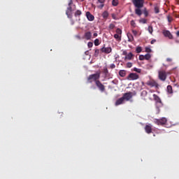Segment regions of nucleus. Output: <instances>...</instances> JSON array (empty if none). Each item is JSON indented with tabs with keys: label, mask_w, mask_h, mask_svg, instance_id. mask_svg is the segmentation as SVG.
Returning a JSON list of instances; mask_svg holds the SVG:
<instances>
[{
	"label": "nucleus",
	"mask_w": 179,
	"mask_h": 179,
	"mask_svg": "<svg viewBox=\"0 0 179 179\" xmlns=\"http://www.w3.org/2000/svg\"><path fill=\"white\" fill-rule=\"evenodd\" d=\"M150 100H152V98L151 97H149Z\"/></svg>",
	"instance_id": "57"
},
{
	"label": "nucleus",
	"mask_w": 179,
	"mask_h": 179,
	"mask_svg": "<svg viewBox=\"0 0 179 179\" xmlns=\"http://www.w3.org/2000/svg\"><path fill=\"white\" fill-rule=\"evenodd\" d=\"M148 30L150 34H153V27L149 26L148 28Z\"/></svg>",
	"instance_id": "30"
},
{
	"label": "nucleus",
	"mask_w": 179,
	"mask_h": 179,
	"mask_svg": "<svg viewBox=\"0 0 179 179\" xmlns=\"http://www.w3.org/2000/svg\"><path fill=\"white\" fill-rule=\"evenodd\" d=\"M153 97H154V100L156 101V103H162V99L156 94H153Z\"/></svg>",
	"instance_id": "18"
},
{
	"label": "nucleus",
	"mask_w": 179,
	"mask_h": 179,
	"mask_svg": "<svg viewBox=\"0 0 179 179\" xmlns=\"http://www.w3.org/2000/svg\"><path fill=\"white\" fill-rule=\"evenodd\" d=\"M93 36H94V37H97V36H99V34H97V33H94V34H93Z\"/></svg>",
	"instance_id": "53"
},
{
	"label": "nucleus",
	"mask_w": 179,
	"mask_h": 179,
	"mask_svg": "<svg viewBox=\"0 0 179 179\" xmlns=\"http://www.w3.org/2000/svg\"><path fill=\"white\" fill-rule=\"evenodd\" d=\"M144 58L147 61H149V59H150V58H152V56L150 55V54L148 53L145 55H144Z\"/></svg>",
	"instance_id": "25"
},
{
	"label": "nucleus",
	"mask_w": 179,
	"mask_h": 179,
	"mask_svg": "<svg viewBox=\"0 0 179 179\" xmlns=\"http://www.w3.org/2000/svg\"><path fill=\"white\" fill-rule=\"evenodd\" d=\"M95 85L96 87H98L99 90L101 92V93L106 92V86H104V85H103L100 80L96 81Z\"/></svg>",
	"instance_id": "7"
},
{
	"label": "nucleus",
	"mask_w": 179,
	"mask_h": 179,
	"mask_svg": "<svg viewBox=\"0 0 179 179\" xmlns=\"http://www.w3.org/2000/svg\"><path fill=\"white\" fill-rule=\"evenodd\" d=\"M112 17L113 19H115V17H114V14H112Z\"/></svg>",
	"instance_id": "55"
},
{
	"label": "nucleus",
	"mask_w": 179,
	"mask_h": 179,
	"mask_svg": "<svg viewBox=\"0 0 179 179\" xmlns=\"http://www.w3.org/2000/svg\"><path fill=\"white\" fill-rule=\"evenodd\" d=\"M116 34H119V35L122 34V30H121V29H120V28H117L116 29Z\"/></svg>",
	"instance_id": "35"
},
{
	"label": "nucleus",
	"mask_w": 179,
	"mask_h": 179,
	"mask_svg": "<svg viewBox=\"0 0 179 179\" xmlns=\"http://www.w3.org/2000/svg\"><path fill=\"white\" fill-rule=\"evenodd\" d=\"M91 89H92V90H96V86L95 85H92L90 87Z\"/></svg>",
	"instance_id": "51"
},
{
	"label": "nucleus",
	"mask_w": 179,
	"mask_h": 179,
	"mask_svg": "<svg viewBox=\"0 0 179 179\" xmlns=\"http://www.w3.org/2000/svg\"><path fill=\"white\" fill-rule=\"evenodd\" d=\"M127 79L128 80H137V79H139V75L135 73H131L130 74H129Z\"/></svg>",
	"instance_id": "9"
},
{
	"label": "nucleus",
	"mask_w": 179,
	"mask_h": 179,
	"mask_svg": "<svg viewBox=\"0 0 179 179\" xmlns=\"http://www.w3.org/2000/svg\"><path fill=\"white\" fill-rule=\"evenodd\" d=\"M80 15H82V11H80V10H78L76 11L74 15L76 16H80Z\"/></svg>",
	"instance_id": "32"
},
{
	"label": "nucleus",
	"mask_w": 179,
	"mask_h": 179,
	"mask_svg": "<svg viewBox=\"0 0 179 179\" xmlns=\"http://www.w3.org/2000/svg\"><path fill=\"white\" fill-rule=\"evenodd\" d=\"M145 52H152V49L150 48H145Z\"/></svg>",
	"instance_id": "41"
},
{
	"label": "nucleus",
	"mask_w": 179,
	"mask_h": 179,
	"mask_svg": "<svg viewBox=\"0 0 179 179\" xmlns=\"http://www.w3.org/2000/svg\"><path fill=\"white\" fill-rule=\"evenodd\" d=\"M133 96L134 95L132 92H129L124 93L122 96V98H123V100H124V101H129L130 99H132Z\"/></svg>",
	"instance_id": "8"
},
{
	"label": "nucleus",
	"mask_w": 179,
	"mask_h": 179,
	"mask_svg": "<svg viewBox=\"0 0 179 179\" xmlns=\"http://www.w3.org/2000/svg\"><path fill=\"white\" fill-rule=\"evenodd\" d=\"M112 5L113 6H118V0H113Z\"/></svg>",
	"instance_id": "29"
},
{
	"label": "nucleus",
	"mask_w": 179,
	"mask_h": 179,
	"mask_svg": "<svg viewBox=\"0 0 179 179\" xmlns=\"http://www.w3.org/2000/svg\"><path fill=\"white\" fill-rule=\"evenodd\" d=\"M94 43L96 46L100 45V40H99V38L95 39Z\"/></svg>",
	"instance_id": "33"
},
{
	"label": "nucleus",
	"mask_w": 179,
	"mask_h": 179,
	"mask_svg": "<svg viewBox=\"0 0 179 179\" xmlns=\"http://www.w3.org/2000/svg\"><path fill=\"white\" fill-rule=\"evenodd\" d=\"M141 96L142 100H144L145 101H146L148 100V91L146 90L142 91Z\"/></svg>",
	"instance_id": "13"
},
{
	"label": "nucleus",
	"mask_w": 179,
	"mask_h": 179,
	"mask_svg": "<svg viewBox=\"0 0 179 179\" xmlns=\"http://www.w3.org/2000/svg\"><path fill=\"white\" fill-rule=\"evenodd\" d=\"M127 66L128 68H132V63H131V62L127 63Z\"/></svg>",
	"instance_id": "45"
},
{
	"label": "nucleus",
	"mask_w": 179,
	"mask_h": 179,
	"mask_svg": "<svg viewBox=\"0 0 179 179\" xmlns=\"http://www.w3.org/2000/svg\"><path fill=\"white\" fill-rule=\"evenodd\" d=\"M166 62H173V59L169 57V58L166 59Z\"/></svg>",
	"instance_id": "48"
},
{
	"label": "nucleus",
	"mask_w": 179,
	"mask_h": 179,
	"mask_svg": "<svg viewBox=\"0 0 179 179\" xmlns=\"http://www.w3.org/2000/svg\"><path fill=\"white\" fill-rule=\"evenodd\" d=\"M72 3H73V1L72 0L69 1V7L67 8V10L66 11V15L69 17V19H72Z\"/></svg>",
	"instance_id": "3"
},
{
	"label": "nucleus",
	"mask_w": 179,
	"mask_h": 179,
	"mask_svg": "<svg viewBox=\"0 0 179 179\" xmlns=\"http://www.w3.org/2000/svg\"><path fill=\"white\" fill-rule=\"evenodd\" d=\"M163 34L165 37H169L170 40L173 38V34L169 31L165 30L163 31Z\"/></svg>",
	"instance_id": "15"
},
{
	"label": "nucleus",
	"mask_w": 179,
	"mask_h": 179,
	"mask_svg": "<svg viewBox=\"0 0 179 179\" xmlns=\"http://www.w3.org/2000/svg\"><path fill=\"white\" fill-rule=\"evenodd\" d=\"M133 71H134V72H137V73H141V72H142V70L141 69H138L136 67H134L133 69Z\"/></svg>",
	"instance_id": "31"
},
{
	"label": "nucleus",
	"mask_w": 179,
	"mask_h": 179,
	"mask_svg": "<svg viewBox=\"0 0 179 179\" xmlns=\"http://www.w3.org/2000/svg\"><path fill=\"white\" fill-rule=\"evenodd\" d=\"M110 69H114L115 68V64H111L110 65Z\"/></svg>",
	"instance_id": "46"
},
{
	"label": "nucleus",
	"mask_w": 179,
	"mask_h": 179,
	"mask_svg": "<svg viewBox=\"0 0 179 179\" xmlns=\"http://www.w3.org/2000/svg\"><path fill=\"white\" fill-rule=\"evenodd\" d=\"M127 37H128V41L130 43H132L134 41V36H132V34L127 33Z\"/></svg>",
	"instance_id": "19"
},
{
	"label": "nucleus",
	"mask_w": 179,
	"mask_h": 179,
	"mask_svg": "<svg viewBox=\"0 0 179 179\" xmlns=\"http://www.w3.org/2000/svg\"><path fill=\"white\" fill-rule=\"evenodd\" d=\"M155 124H157V125H166V123L167 122V119L165 117H162L161 119H155L154 120Z\"/></svg>",
	"instance_id": "6"
},
{
	"label": "nucleus",
	"mask_w": 179,
	"mask_h": 179,
	"mask_svg": "<svg viewBox=\"0 0 179 179\" xmlns=\"http://www.w3.org/2000/svg\"><path fill=\"white\" fill-rule=\"evenodd\" d=\"M145 85H147V86H150V87H156V89L159 87V84L155 80H150L147 81Z\"/></svg>",
	"instance_id": "5"
},
{
	"label": "nucleus",
	"mask_w": 179,
	"mask_h": 179,
	"mask_svg": "<svg viewBox=\"0 0 179 179\" xmlns=\"http://www.w3.org/2000/svg\"><path fill=\"white\" fill-rule=\"evenodd\" d=\"M146 134H152L153 129H152V126L150 124H146L145 128H144Z\"/></svg>",
	"instance_id": "10"
},
{
	"label": "nucleus",
	"mask_w": 179,
	"mask_h": 179,
	"mask_svg": "<svg viewBox=\"0 0 179 179\" xmlns=\"http://www.w3.org/2000/svg\"><path fill=\"white\" fill-rule=\"evenodd\" d=\"M83 38L87 41L92 40V32L90 31L85 32Z\"/></svg>",
	"instance_id": "11"
},
{
	"label": "nucleus",
	"mask_w": 179,
	"mask_h": 179,
	"mask_svg": "<svg viewBox=\"0 0 179 179\" xmlns=\"http://www.w3.org/2000/svg\"><path fill=\"white\" fill-rule=\"evenodd\" d=\"M158 78L159 80H162V82L166 81V79H167V73L165 71H160L158 73Z\"/></svg>",
	"instance_id": "4"
},
{
	"label": "nucleus",
	"mask_w": 179,
	"mask_h": 179,
	"mask_svg": "<svg viewBox=\"0 0 179 179\" xmlns=\"http://www.w3.org/2000/svg\"><path fill=\"white\" fill-rule=\"evenodd\" d=\"M127 55L128 53L127 52V50L123 51L122 55H125L127 57Z\"/></svg>",
	"instance_id": "50"
},
{
	"label": "nucleus",
	"mask_w": 179,
	"mask_h": 179,
	"mask_svg": "<svg viewBox=\"0 0 179 179\" xmlns=\"http://www.w3.org/2000/svg\"><path fill=\"white\" fill-rule=\"evenodd\" d=\"M124 100L122 96L116 100L115 106H121V104H124Z\"/></svg>",
	"instance_id": "16"
},
{
	"label": "nucleus",
	"mask_w": 179,
	"mask_h": 179,
	"mask_svg": "<svg viewBox=\"0 0 179 179\" xmlns=\"http://www.w3.org/2000/svg\"><path fill=\"white\" fill-rule=\"evenodd\" d=\"M101 51L102 52H104L105 54H110V52H111V51H113V49L111 48V47H108V48H102L101 49Z\"/></svg>",
	"instance_id": "12"
},
{
	"label": "nucleus",
	"mask_w": 179,
	"mask_h": 179,
	"mask_svg": "<svg viewBox=\"0 0 179 179\" xmlns=\"http://www.w3.org/2000/svg\"><path fill=\"white\" fill-rule=\"evenodd\" d=\"M166 90L169 94H173V87L171 85H168L166 87Z\"/></svg>",
	"instance_id": "21"
},
{
	"label": "nucleus",
	"mask_w": 179,
	"mask_h": 179,
	"mask_svg": "<svg viewBox=\"0 0 179 179\" xmlns=\"http://www.w3.org/2000/svg\"><path fill=\"white\" fill-rule=\"evenodd\" d=\"M114 38L117 40V41H121V36H120L118 34H115L114 35Z\"/></svg>",
	"instance_id": "23"
},
{
	"label": "nucleus",
	"mask_w": 179,
	"mask_h": 179,
	"mask_svg": "<svg viewBox=\"0 0 179 179\" xmlns=\"http://www.w3.org/2000/svg\"><path fill=\"white\" fill-rule=\"evenodd\" d=\"M153 136H156V135L154 134Z\"/></svg>",
	"instance_id": "58"
},
{
	"label": "nucleus",
	"mask_w": 179,
	"mask_h": 179,
	"mask_svg": "<svg viewBox=\"0 0 179 179\" xmlns=\"http://www.w3.org/2000/svg\"><path fill=\"white\" fill-rule=\"evenodd\" d=\"M114 27H115V25H114V24H110L109 29H110V30H113Z\"/></svg>",
	"instance_id": "44"
},
{
	"label": "nucleus",
	"mask_w": 179,
	"mask_h": 179,
	"mask_svg": "<svg viewBox=\"0 0 179 179\" xmlns=\"http://www.w3.org/2000/svg\"><path fill=\"white\" fill-rule=\"evenodd\" d=\"M87 46L88 48H92V47H93V43L92 42H88Z\"/></svg>",
	"instance_id": "40"
},
{
	"label": "nucleus",
	"mask_w": 179,
	"mask_h": 179,
	"mask_svg": "<svg viewBox=\"0 0 179 179\" xmlns=\"http://www.w3.org/2000/svg\"><path fill=\"white\" fill-rule=\"evenodd\" d=\"M176 35H177L178 37H179V31H178L176 32Z\"/></svg>",
	"instance_id": "54"
},
{
	"label": "nucleus",
	"mask_w": 179,
	"mask_h": 179,
	"mask_svg": "<svg viewBox=\"0 0 179 179\" xmlns=\"http://www.w3.org/2000/svg\"><path fill=\"white\" fill-rule=\"evenodd\" d=\"M143 59H145V55H141L139 56V60H140V61H143Z\"/></svg>",
	"instance_id": "39"
},
{
	"label": "nucleus",
	"mask_w": 179,
	"mask_h": 179,
	"mask_svg": "<svg viewBox=\"0 0 179 179\" xmlns=\"http://www.w3.org/2000/svg\"><path fill=\"white\" fill-rule=\"evenodd\" d=\"M136 51L137 54H139V53L142 52V47L138 46L136 48Z\"/></svg>",
	"instance_id": "28"
},
{
	"label": "nucleus",
	"mask_w": 179,
	"mask_h": 179,
	"mask_svg": "<svg viewBox=\"0 0 179 179\" xmlns=\"http://www.w3.org/2000/svg\"><path fill=\"white\" fill-rule=\"evenodd\" d=\"M99 54H100V50L95 49L94 54V57H99Z\"/></svg>",
	"instance_id": "26"
},
{
	"label": "nucleus",
	"mask_w": 179,
	"mask_h": 179,
	"mask_svg": "<svg viewBox=\"0 0 179 179\" xmlns=\"http://www.w3.org/2000/svg\"><path fill=\"white\" fill-rule=\"evenodd\" d=\"M103 72L105 76H107L108 75V69H107V67H103Z\"/></svg>",
	"instance_id": "24"
},
{
	"label": "nucleus",
	"mask_w": 179,
	"mask_h": 179,
	"mask_svg": "<svg viewBox=\"0 0 179 179\" xmlns=\"http://www.w3.org/2000/svg\"><path fill=\"white\" fill-rule=\"evenodd\" d=\"M154 10H155V13H159L160 8L157 6H155L154 8Z\"/></svg>",
	"instance_id": "27"
},
{
	"label": "nucleus",
	"mask_w": 179,
	"mask_h": 179,
	"mask_svg": "<svg viewBox=\"0 0 179 179\" xmlns=\"http://www.w3.org/2000/svg\"><path fill=\"white\" fill-rule=\"evenodd\" d=\"M143 14L145 15V17H148V16H149V12H148V10H146V8H145Z\"/></svg>",
	"instance_id": "37"
},
{
	"label": "nucleus",
	"mask_w": 179,
	"mask_h": 179,
	"mask_svg": "<svg viewBox=\"0 0 179 179\" xmlns=\"http://www.w3.org/2000/svg\"><path fill=\"white\" fill-rule=\"evenodd\" d=\"M155 43H156V39L152 40L150 42L151 44H155Z\"/></svg>",
	"instance_id": "52"
},
{
	"label": "nucleus",
	"mask_w": 179,
	"mask_h": 179,
	"mask_svg": "<svg viewBox=\"0 0 179 179\" xmlns=\"http://www.w3.org/2000/svg\"><path fill=\"white\" fill-rule=\"evenodd\" d=\"M97 8H99V9H103V8H104V4H99L97 6Z\"/></svg>",
	"instance_id": "43"
},
{
	"label": "nucleus",
	"mask_w": 179,
	"mask_h": 179,
	"mask_svg": "<svg viewBox=\"0 0 179 179\" xmlns=\"http://www.w3.org/2000/svg\"><path fill=\"white\" fill-rule=\"evenodd\" d=\"M112 83H113V85H118V80L115 79L112 80Z\"/></svg>",
	"instance_id": "42"
},
{
	"label": "nucleus",
	"mask_w": 179,
	"mask_h": 179,
	"mask_svg": "<svg viewBox=\"0 0 179 179\" xmlns=\"http://www.w3.org/2000/svg\"><path fill=\"white\" fill-rule=\"evenodd\" d=\"M71 24H75V22H73V20L71 21Z\"/></svg>",
	"instance_id": "56"
},
{
	"label": "nucleus",
	"mask_w": 179,
	"mask_h": 179,
	"mask_svg": "<svg viewBox=\"0 0 179 179\" xmlns=\"http://www.w3.org/2000/svg\"><path fill=\"white\" fill-rule=\"evenodd\" d=\"M132 33H133L134 36L138 35V31H136V30H132Z\"/></svg>",
	"instance_id": "47"
},
{
	"label": "nucleus",
	"mask_w": 179,
	"mask_h": 179,
	"mask_svg": "<svg viewBox=\"0 0 179 179\" xmlns=\"http://www.w3.org/2000/svg\"><path fill=\"white\" fill-rule=\"evenodd\" d=\"M132 58H134V54H132V52H129L125 57V59H128L129 61H131V59H132Z\"/></svg>",
	"instance_id": "20"
},
{
	"label": "nucleus",
	"mask_w": 179,
	"mask_h": 179,
	"mask_svg": "<svg viewBox=\"0 0 179 179\" xmlns=\"http://www.w3.org/2000/svg\"><path fill=\"white\" fill-rule=\"evenodd\" d=\"M119 75H120V76H121V78H125V76H127V71L120 70L119 71Z\"/></svg>",
	"instance_id": "17"
},
{
	"label": "nucleus",
	"mask_w": 179,
	"mask_h": 179,
	"mask_svg": "<svg viewBox=\"0 0 179 179\" xmlns=\"http://www.w3.org/2000/svg\"><path fill=\"white\" fill-rule=\"evenodd\" d=\"M76 38H78V40H82V37H80L79 35H76Z\"/></svg>",
	"instance_id": "49"
},
{
	"label": "nucleus",
	"mask_w": 179,
	"mask_h": 179,
	"mask_svg": "<svg viewBox=\"0 0 179 179\" xmlns=\"http://www.w3.org/2000/svg\"><path fill=\"white\" fill-rule=\"evenodd\" d=\"M104 2H106V0H97L96 3L104 4Z\"/></svg>",
	"instance_id": "38"
},
{
	"label": "nucleus",
	"mask_w": 179,
	"mask_h": 179,
	"mask_svg": "<svg viewBox=\"0 0 179 179\" xmlns=\"http://www.w3.org/2000/svg\"><path fill=\"white\" fill-rule=\"evenodd\" d=\"M169 22H171L170 20H169Z\"/></svg>",
	"instance_id": "59"
},
{
	"label": "nucleus",
	"mask_w": 179,
	"mask_h": 179,
	"mask_svg": "<svg viewBox=\"0 0 179 179\" xmlns=\"http://www.w3.org/2000/svg\"><path fill=\"white\" fill-rule=\"evenodd\" d=\"M148 20L145 18L139 20V23H143V24H146Z\"/></svg>",
	"instance_id": "34"
},
{
	"label": "nucleus",
	"mask_w": 179,
	"mask_h": 179,
	"mask_svg": "<svg viewBox=\"0 0 179 179\" xmlns=\"http://www.w3.org/2000/svg\"><path fill=\"white\" fill-rule=\"evenodd\" d=\"M109 16V14H108V11L107 10H105L103 13H102V17L103 19H107Z\"/></svg>",
	"instance_id": "22"
},
{
	"label": "nucleus",
	"mask_w": 179,
	"mask_h": 179,
	"mask_svg": "<svg viewBox=\"0 0 179 179\" xmlns=\"http://www.w3.org/2000/svg\"><path fill=\"white\" fill-rule=\"evenodd\" d=\"M130 24L134 28L136 27V23H135L134 20H131V22H130Z\"/></svg>",
	"instance_id": "36"
},
{
	"label": "nucleus",
	"mask_w": 179,
	"mask_h": 179,
	"mask_svg": "<svg viewBox=\"0 0 179 179\" xmlns=\"http://www.w3.org/2000/svg\"><path fill=\"white\" fill-rule=\"evenodd\" d=\"M86 16H87V19L90 22H93V20H94V15H92V13H90V12L87 11L86 13Z\"/></svg>",
	"instance_id": "14"
},
{
	"label": "nucleus",
	"mask_w": 179,
	"mask_h": 179,
	"mask_svg": "<svg viewBox=\"0 0 179 179\" xmlns=\"http://www.w3.org/2000/svg\"><path fill=\"white\" fill-rule=\"evenodd\" d=\"M100 79V72H97L96 73L94 74H91L87 78V83H93L94 82H99V80Z\"/></svg>",
	"instance_id": "2"
},
{
	"label": "nucleus",
	"mask_w": 179,
	"mask_h": 179,
	"mask_svg": "<svg viewBox=\"0 0 179 179\" xmlns=\"http://www.w3.org/2000/svg\"><path fill=\"white\" fill-rule=\"evenodd\" d=\"M132 3L134 5L135 8V13L138 16L142 15V10L141 8H143V5L145 3V0H131Z\"/></svg>",
	"instance_id": "1"
}]
</instances>
